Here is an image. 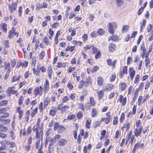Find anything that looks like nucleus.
I'll use <instances>...</instances> for the list:
<instances>
[{
  "label": "nucleus",
  "mask_w": 153,
  "mask_h": 153,
  "mask_svg": "<svg viewBox=\"0 0 153 153\" xmlns=\"http://www.w3.org/2000/svg\"><path fill=\"white\" fill-rule=\"evenodd\" d=\"M72 75L74 78H76L77 82H79L78 86V88L79 89H82L84 86L86 87L89 85H91L92 84V79L89 76L86 78L85 80H83L86 76V73L85 72H83L81 73V77L82 79L81 80H80V76L77 75V72L74 71L72 74Z\"/></svg>",
  "instance_id": "obj_1"
},
{
  "label": "nucleus",
  "mask_w": 153,
  "mask_h": 153,
  "mask_svg": "<svg viewBox=\"0 0 153 153\" xmlns=\"http://www.w3.org/2000/svg\"><path fill=\"white\" fill-rule=\"evenodd\" d=\"M33 131L35 133V138L36 139L40 140L41 142L43 141V123H42L40 128H33Z\"/></svg>",
  "instance_id": "obj_2"
},
{
  "label": "nucleus",
  "mask_w": 153,
  "mask_h": 153,
  "mask_svg": "<svg viewBox=\"0 0 153 153\" xmlns=\"http://www.w3.org/2000/svg\"><path fill=\"white\" fill-rule=\"evenodd\" d=\"M33 73L36 78L35 82L38 83L41 80V77L40 75V71L39 69V66H37V68H34L32 69Z\"/></svg>",
  "instance_id": "obj_3"
},
{
  "label": "nucleus",
  "mask_w": 153,
  "mask_h": 153,
  "mask_svg": "<svg viewBox=\"0 0 153 153\" xmlns=\"http://www.w3.org/2000/svg\"><path fill=\"white\" fill-rule=\"evenodd\" d=\"M70 108L69 106L67 105H63L62 103H61L57 106V109L60 111L62 114H65L67 113Z\"/></svg>",
  "instance_id": "obj_4"
},
{
  "label": "nucleus",
  "mask_w": 153,
  "mask_h": 153,
  "mask_svg": "<svg viewBox=\"0 0 153 153\" xmlns=\"http://www.w3.org/2000/svg\"><path fill=\"white\" fill-rule=\"evenodd\" d=\"M15 89V87L13 86L9 87L6 91L7 96L8 97H10L12 95L15 94L16 96H17L18 95V93L17 90Z\"/></svg>",
  "instance_id": "obj_5"
},
{
  "label": "nucleus",
  "mask_w": 153,
  "mask_h": 153,
  "mask_svg": "<svg viewBox=\"0 0 153 153\" xmlns=\"http://www.w3.org/2000/svg\"><path fill=\"white\" fill-rule=\"evenodd\" d=\"M50 102V100L49 99H48L47 98L45 99L44 101V105L43 106V102H40L38 105V108L39 110V112H42L43 111V109H45L48 104Z\"/></svg>",
  "instance_id": "obj_6"
},
{
  "label": "nucleus",
  "mask_w": 153,
  "mask_h": 153,
  "mask_svg": "<svg viewBox=\"0 0 153 153\" xmlns=\"http://www.w3.org/2000/svg\"><path fill=\"white\" fill-rule=\"evenodd\" d=\"M43 88L40 85L39 87H36L33 90V95L35 97L39 96H41L43 94Z\"/></svg>",
  "instance_id": "obj_7"
},
{
  "label": "nucleus",
  "mask_w": 153,
  "mask_h": 153,
  "mask_svg": "<svg viewBox=\"0 0 153 153\" xmlns=\"http://www.w3.org/2000/svg\"><path fill=\"white\" fill-rule=\"evenodd\" d=\"M144 147V144L143 143H142L140 142L136 143L134 145L132 152V153H135L137 150L139 149H143Z\"/></svg>",
  "instance_id": "obj_8"
},
{
  "label": "nucleus",
  "mask_w": 153,
  "mask_h": 153,
  "mask_svg": "<svg viewBox=\"0 0 153 153\" xmlns=\"http://www.w3.org/2000/svg\"><path fill=\"white\" fill-rule=\"evenodd\" d=\"M92 54H95L94 58L95 59H97L101 58L102 56V53L99 49L97 48L96 47H93Z\"/></svg>",
  "instance_id": "obj_9"
},
{
  "label": "nucleus",
  "mask_w": 153,
  "mask_h": 153,
  "mask_svg": "<svg viewBox=\"0 0 153 153\" xmlns=\"http://www.w3.org/2000/svg\"><path fill=\"white\" fill-rule=\"evenodd\" d=\"M4 116H0V121L3 123L5 125L8 124L10 122L11 120L9 119H4V117L7 118L9 117V114L8 113H6L4 114Z\"/></svg>",
  "instance_id": "obj_10"
},
{
  "label": "nucleus",
  "mask_w": 153,
  "mask_h": 153,
  "mask_svg": "<svg viewBox=\"0 0 153 153\" xmlns=\"http://www.w3.org/2000/svg\"><path fill=\"white\" fill-rule=\"evenodd\" d=\"M18 2V0H17L16 2H13L11 4H9L7 5L8 9L11 13L16 10Z\"/></svg>",
  "instance_id": "obj_11"
},
{
  "label": "nucleus",
  "mask_w": 153,
  "mask_h": 153,
  "mask_svg": "<svg viewBox=\"0 0 153 153\" xmlns=\"http://www.w3.org/2000/svg\"><path fill=\"white\" fill-rule=\"evenodd\" d=\"M13 35L15 36L16 37H18L19 35V33L18 32H16L15 30L13 27H12L11 29L8 32V38L11 39L13 37Z\"/></svg>",
  "instance_id": "obj_12"
},
{
  "label": "nucleus",
  "mask_w": 153,
  "mask_h": 153,
  "mask_svg": "<svg viewBox=\"0 0 153 153\" xmlns=\"http://www.w3.org/2000/svg\"><path fill=\"white\" fill-rule=\"evenodd\" d=\"M114 26L115 28L117 27V24L115 22H113L111 23L110 22L109 23L108 30V32L112 35L114 34Z\"/></svg>",
  "instance_id": "obj_13"
},
{
  "label": "nucleus",
  "mask_w": 153,
  "mask_h": 153,
  "mask_svg": "<svg viewBox=\"0 0 153 153\" xmlns=\"http://www.w3.org/2000/svg\"><path fill=\"white\" fill-rule=\"evenodd\" d=\"M49 42L47 37L44 36L43 39V41L39 44L40 47L42 48H44L49 44Z\"/></svg>",
  "instance_id": "obj_14"
},
{
  "label": "nucleus",
  "mask_w": 153,
  "mask_h": 153,
  "mask_svg": "<svg viewBox=\"0 0 153 153\" xmlns=\"http://www.w3.org/2000/svg\"><path fill=\"white\" fill-rule=\"evenodd\" d=\"M28 64V62L27 61H24L22 62L21 61H19L16 65V67L19 69L21 67L22 68H26Z\"/></svg>",
  "instance_id": "obj_15"
},
{
  "label": "nucleus",
  "mask_w": 153,
  "mask_h": 153,
  "mask_svg": "<svg viewBox=\"0 0 153 153\" xmlns=\"http://www.w3.org/2000/svg\"><path fill=\"white\" fill-rule=\"evenodd\" d=\"M127 98L126 97H123L122 95H120L117 101L121 104L122 106H124L126 105L127 102Z\"/></svg>",
  "instance_id": "obj_16"
},
{
  "label": "nucleus",
  "mask_w": 153,
  "mask_h": 153,
  "mask_svg": "<svg viewBox=\"0 0 153 153\" xmlns=\"http://www.w3.org/2000/svg\"><path fill=\"white\" fill-rule=\"evenodd\" d=\"M50 89V84L48 80V79L45 80L44 85L43 91L45 94H46Z\"/></svg>",
  "instance_id": "obj_17"
},
{
  "label": "nucleus",
  "mask_w": 153,
  "mask_h": 153,
  "mask_svg": "<svg viewBox=\"0 0 153 153\" xmlns=\"http://www.w3.org/2000/svg\"><path fill=\"white\" fill-rule=\"evenodd\" d=\"M143 127V126L141 125L139 128H137L135 129L134 131V135H135L136 137L141 136Z\"/></svg>",
  "instance_id": "obj_18"
},
{
  "label": "nucleus",
  "mask_w": 153,
  "mask_h": 153,
  "mask_svg": "<svg viewBox=\"0 0 153 153\" xmlns=\"http://www.w3.org/2000/svg\"><path fill=\"white\" fill-rule=\"evenodd\" d=\"M114 86L112 83H107L104 86L105 91L108 92L112 90L114 88Z\"/></svg>",
  "instance_id": "obj_19"
},
{
  "label": "nucleus",
  "mask_w": 153,
  "mask_h": 153,
  "mask_svg": "<svg viewBox=\"0 0 153 153\" xmlns=\"http://www.w3.org/2000/svg\"><path fill=\"white\" fill-rule=\"evenodd\" d=\"M16 112L19 114V119L21 120L22 117L24 112L21 106H18L16 108Z\"/></svg>",
  "instance_id": "obj_20"
},
{
  "label": "nucleus",
  "mask_w": 153,
  "mask_h": 153,
  "mask_svg": "<svg viewBox=\"0 0 153 153\" xmlns=\"http://www.w3.org/2000/svg\"><path fill=\"white\" fill-rule=\"evenodd\" d=\"M67 67V63L62 62H58L56 67L57 68L65 69Z\"/></svg>",
  "instance_id": "obj_21"
},
{
  "label": "nucleus",
  "mask_w": 153,
  "mask_h": 153,
  "mask_svg": "<svg viewBox=\"0 0 153 153\" xmlns=\"http://www.w3.org/2000/svg\"><path fill=\"white\" fill-rule=\"evenodd\" d=\"M47 71L48 79H52L53 73V68L51 65H50L48 67Z\"/></svg>",
  "instance_id": "obj_22"
},
{
  "label": "nucleus",
  "mask_w": 153,
  "mask_h": 153,
  "mask_svg": "<svg viewBox=\"0 0 153 153\" xmlns=\"http://www.w3.org/2000/svg\"><path fill=\"white\" fill-rule=\"evenodd\" d=\"M68 140L64 139H61L59 140L57 143V145L59 147L64 146L66 145Z\"/></svg>",
  "instance_id": "obj_23"
},
{
  "label": "nucleus",
  "mask_w": 153,
  "mask_h": 153,
  "mask_svg": "<svg viewBox=\"0 0 153 153\" xmlns=\"http://www.w3.org/2000/svg\"><path fill=\"white\" fill-rule=\"evenodd\" d=\"M128 67L126 66H124L122 68V70L120 72L119 77L120 78L123 77L124 74H127L128 73Z\"/></svg>",
  "instance_id": "obj_24"
},
{
  "label": "nucleus",
  "mask_w": 153,
  "mask_h": 153,
  "mask_svg": "<svg viewBox=\"0 0 153 153\" xmlns=\"http://www.w3.org/2000/svg\"><path fill=\"white\" fill-rule=\"evenodd\" d=\"M117 46L113 42H111L109 44L108 51L109 52H114L116 49Z\"/></svg>",
  "instance_id": "obj_25"
},
{
  "label": "nucleus",
  "mask_w": 153,
  "mask_h": 153,
  "mask_svg": "<svg viewBox=\"0 0 153 153\" xmlns=\"http://www.w3.org/2000/svg\"><path fill=\"white\" fill-rule=\"evenodd\" d=\"M129 74L130 76V79L132 80L135 74V71L132 67H129Z\"/></svg>",
  "instance_id": "obj_26"
},
{
  "label": "nucleus",
  "mask_w": 153,
  "mask_h": 153,
  "mask_svg": "<svg viewBox=\"0 0 153 153\" xmlns=\"http://www.w3.org/2000/svg\"><path fill=\"white\" fill-rule=\"evenodd\" d=\"M79 134L82 136H83V139L84 140L87 139L88 137L89 134L87 131L85 132L83 129H81L79 130Z\"/></svg>",
  "instance_id": "obj_27"
},
{
  "label": "nucleus",
  "mask_w": 153,
  "mask_h": 153,
  "mask_svg": "<svg viewBox=\"0 0 153 153\" xmlns=\"http://www.w3.org/2000/svg\"><path fill=\"white\" fill-rule=\"evenodd\" d=\"M35 147L37 149H42V143L41 141L40 140L38 139L36 141L35 144Z\"/></svg>",
  "instance_id": "obj_28"
},
{
  "label": "nucleus",
  "mask_w": 153,
  "mask_h": 153,
  "mask_svg": "<svg viewBox=\"0 0 153 153\" xmlns=\"http://www.w3.org/2000/svg\"><path fill=\"white\" fill-rule=\"evenodd\" d=\"M117 61L116 60H114L112 63L111 60L110 59H108L106 60L107 65L109 66L112 65L113 68H115Z\"/></svg>",
  "instance_id": "obj_29"
},
{
  "label": "nucleus",
  "mask_w": 153,
  "mask_h": 153,
  "mask_svg": "<svg viewBox=\"0 0 153 153\" xmlns=\"http://www.w3.org/2000/svg\"><path fill=\"white\" fill-rule=\"evenodd\" d=\"M23 135L24 136H25L26 135H29L31 134L32 132V128L30 126H29L27 128L26 131H25V128H24L23 129Z\"/></svg>",
  "instance_id": "obj_30"
},
{
  "label": "nucleus",
  "mask_w": 153,
  "mask_h": 153,
  "mask_svg": "<svg viewBox=\"0 0 153 153\" xmlns=\"http://www.w3.org/2000/svg\"><path fill=\"white\" fill-rule=\"evenodd\" d=\"M120 38L117 36L114 35L110 36L108 40V41H110V40H111L115 42H118Z\"/></svg>",
  "instance_id": "obj_31"
},
{
  "label": "nucleus",
  "mask_w": 153,
  "mask_h": 153,
  "mask_svg": "<svg viewBox=\"0 0 153 153\" xmlns=\"http://www.w3.org/2000/svg\"><path fill=\"white\" fill-rule=\"evenodd\" d=\"M0 28L1 30L5 33H6L7 31V26L5 23H1L0 25Z\"/></svg>",
  "instance_id": "obj_32"
},
{
  "label": "nucleus",
  "mask_w": 153,
  "mask_h": 153,
  "mask_svg": "<svg viewBox=\"0 0 153 153\" xmlns=\"http://www.w3.org/2000/svg\"><path fill=\"white\" fill-rule=\"evenodd\" d=\"M97 82L98 85L100 86H102L103 85V78L100 76H98L97 78Z\"/></svg>",
  "instance_id": "obj_33"
},
{
  "label": "nucleus",
  "mask_w": 153,
  "mask_h": 153,
  "mask_svg": "<svg viewBox=\"0 0 153 153\" xmlns=\"http://www.w3.org/2000/svg\"><path fill=\"white\" fill-rule=\"evenodd\" d=\"M76 48L74 46L68 45L65 48V50L66 52L70 51L71 53L72 52L75 50Z\"/></svg>",
  "instance_id": "obj_34"
},
{
  "label": "nucleus",
  "mask_w": 153,
  "mask_h": 153,
  "mask_svg": "<svg viewBox=\"0 0 153 153\" xmlns=\"http://www.w3.org/2000/svg\"><path fill=\"white\" fill-rule=\"evenodd\" d=\"M97 94L98 96V99L99 100H101L104 96V91L102 90H100L97 92Z\"/></svg>",
  "instance_id": "obj_35"
},
{
  "label": "nucleus",
  "mask_w": 153,
  "mask_h": 153,
  "mask_svg": "<svg viewBox=\"0 0 153 153\" xmlns=\"http://www.w3.org/2000/svg\"><path fill=\"white\" fill-rule=\"evenodd\" d=\"M130 125L129 122H126L124 124L123 126L121 128V129L123 131L124 128H126V131H128L130 129Z\"/></svg>",
  "instance_id": "obj_36"
},
{
  "label": "nucleus",
  "mask_w": 153,
  "mask_h": 153,
  "mask_svg": "<svg viewBox=\"0 0 153 153\" xmlns=\"http://www.w3.org/2000/svg\"><path fill=\"white\" fill-rule=\"evenodd\" d=\"M74 82H73L72 80H70L68 82L67 85V87L69 90H71L73 89L74 87L72 84Z\"/></svg>",
  "instance_id": "obj_37"
},
{
  "label": "nucleus",
  "mask_w": 153,
  "mask_h": 153,
  "mask_svg": "<svg viewBox=\"0 0 153 153\" xmlns=\"http://www.w3.org/2000/svg\"><path fill=\"white\" fill-rule=\"evenodd\" d=\"M98 112L97 109L95 108H93L91 110V115L92 117H94L97 116Z\"/></svg>",
  "instance_id": "obj_38"
},
{
  "label": "nucleus",
  "mask_w": 153,
  "mask_h": 153,
  "mask_svg": "<svg viewBox=\"0 0 153 153\" xmlns=\"http://www.w3.org/2000/svg\"><path fill=\"white\" fill-rule=\"evenodd\" d=\"M120 91H123L125 90L127 86L125 82H120Z\"/></svg>",
  "instance_id": "obj_39"
},
{
  "label": "nucleus",
  "mask_w": 153,
  "mask_h": 153,
  "mask_svg": "<svg viewBox=\"0 0 153 153\" xmlns=\"http://www.w3.org/2000/svg\"><path fill=\"white\" fill-rule=\"evenodd\" d=\"M75 127L76 129L73 131V135L74 138L76 140L77 136V131L78 130L79 128L78 124L76 123L75 124Z\"/></svg>",
  "instance_id": "obj_40"
},
{
  "label": "nucleus",
  "mask_w": 153,
  "mask_h": 153,
  "mask_svg": "<svg viewBox=\"0 0 153 153\" xmlns=\"http://www.w3.org/2000/svg\"><path fill=\"white\" fill-rule=\"evenodd\" d=\"M68 32L71 33V36H74L76 34V30L75 28H73L72 27H70L68 30Z\"/></svg>",
  "instance_id": "obj_41"
},
{
  "label": "nucleus",
  "mask_w": 153,
  "mask_h": 153,
  "mask_svg": "<svg viewBox=\"0 0 153 153\" xmlns=\"http://www.w3.org/2000/svg\"><path fill=\"white\" fill-rule=\"evenodd\" d=\"M89 104H90L92 106H94L96 104L94 97L92 96H91L89 97Z\"/></svg>",
  "instance_id": "obj_42"
},
{
  "label": "nucleus",
  "mask_w": 153,
  "mask_h": 153,
  "mask_svg": "<svg viewBox=\"0 0 153 153\" xmlns=\"http://www.w3.org/2000/svg\"><path fill=\"white\" fill-rule=\"evenodd\" d=\"M146 20L145 19L142 20V22L140 23V30L142 31L146 24Z\"/></svg>",
  "instance_id": "obj_43"
},
{
  "label": "nucleus",
  "mask_w": 153,
  "mask_h": 153,
  "mask_svg": "<svg viewBox=\"0 0 153 153\" xmlns=\"http://www.w3.org/2000/svg\"><path fill=\"white\" fill-rule=\"evenodd\" d=\"M76 68L75 66L71 67L69 66L68 68L67 71L68 73L71 74L73 72L75 69Z\"/></svg>",
  "instance_id": "obj_44"
},
{
  "label": "nucleus",
  "mask_w": 153,
  "mask_h": 153,
  "mask_svg": "<svg viewBox=\"0 0 153 153\" xmlns=\"http://www.w3.org/2000/svg\"><path fill=\"white\" fill-rule=\"evenodd\" d=\"M116 75L115 72L111 74V75L109 77V79L111 82L114 81L116 78Z\"/></svg>",
  "instance_id": "obj_45"
},
{
  "label": "nucleus",
  "mask_w": 153,
  "mask_h": 153,
  "mask_svg": "<svg viewBox=\"0 0 153 153\" xmlns=\"http://www.w3.org/2000/svg\"><path fill=\"white\" fill-rule=\"evenodd\" d=\"M111 118L107 117H102L101 119V122H105V124H107L109 123L110 122V120H111Z\"/></svg>",
  "instance_id": "obj_46"
},
{
  "label": "nucleus",
  "mask_w": 153,
  "mask_h": 153,
  "mask_svg": "<svg viewBox=\"0 0 153 153\" xmlns=\"http://www.w3.org/2000/svg\"><path fill=\"white\" fill-rule=\"evenodd\" d=\"M144 85V83L143 82H142L140 83L139 85L138 88H136L135 89V91L138 93L139 91H141L143 89Z\"/></svg>",
  "instance_id": "obj_47"
},
{
  "label": "nucleus",
  "mask_w": 153,
  "mask_h": 153,
  "mask_svg": "<svg viewBox=\"0 0 153 153\" xmlns=\"http://www.w3.org/2000/svg\"><path fill=\"white\" fill-rule=\"evenodd\" d=\"M91 123V120L90 118H88L86 121L85 124V127L88 128L89 129L90 128V125Z\"/></svg>",
  "instance_id": "obj_48"
},
{
  "label": "nucleus",
  "mask_w": 153,
  "mask_h": 153,
  "mask_svg": "<svg viewBox=\"0 0 153 153\" xmlns=\"http://www.w3.org/2000/svg\"><path fill=\"white\" fill-rule=\"evenodd\" d=\"M4 69L7 70V72H10L11 71L10 67V64L9 63H7V62L5 63V64L4 66Z\"/></svg>",
  "instance_id": "obj_49"
},
{
  "label": "nucleus",
  "mask_w": 153,
  "mask_h": 153,
  "mask_svg": "<svg viewBox=\"0 0 153 153\" xmlns=\"http://www.w3.org/2000/svg\"><path fill=\"white\" fill-rule=\"evenodd\" d=\"M124 0H115L117 6L119 7H121L123 4Z\"/></svg>",
  "instance_id": "obj_50"
},
{
  "label": "nucleus",
  "mask_w": 153,
  "mask_h": 153,
  "mask_svg": "<svg viewBox=\"0 0 153 153\" xmlns=\"http://www.w3.org/2000/svg\"><path fill=\"white\" fill-rule=\"evenodd\" d=\"M93 46L96 47L94 45H87L83 47V48L84 51L86 52L88 50L90 49L91 48L92 51V48Z\"/></svg>",
  "instance_id": "obj_51"
},
{
  "label": "nucleus",
  "mask_w": 153,
  "mask_h": 153,
  "mask_svg": "<svg viewBox=\"0 0 153 153\" xmlns=\"http://www.w3.org/2000/svg\"><path fill=\"white\" fill-rule=\"evenodd\" d=\"M129 28V26L127 25H124L122 29V33H126L128 30Z\"/></svg>",
  "instance_id": "obj_52"
},
{
  "label": "nucleus",
  "mask_w": 153,
  "mask_h": 153,
  "mask_svg": "<svg viewBox=\"0 0 153 153\" xmlns=\"http://www.w3.org/2000/svg\"><path fill=\"white\" fill-rule=\"evenodd\" d=\"M4 48H8L10 47V45L9 40H5L3 42Z\"/></svg>",
  "instance_id": "obj_53"
},
{
  "label": "nucleus",
  "mask_w": 153,
  "mask_h": 153,
  "mask_svg": "<svg viewBox=\"0 0 153 153\" xmlns=\"http://www.w3.org/2000/svg\"><path fill=\"white\" fill-rule=\"evenodd\" d=\"M76 115L78 119L80 120L82 118L83 115L82 112L79 111L77 112Z\"/></svg>",
  "instance_id": "obj_54"
},
{
  "label": "nucleus",
  "mask_w": 153,
  "mask_h": 153,
  "mask_svg": "<svg viewBox=\"0 0 153 153\" xmlns=\"http://www.w3.org/2000/svg\"><path fill=\"white\" fill-rule=\"evenodd\" d=\"M29 114H30V110H27L26 111L25 113V116L24 117V119L25 121L28 122L29 119Z\"/></svg>",
  "instance_id": "obj_55"
},
{
  "label": "nucleus",
  "mask_w": 153,
  "mask_h": 153,
  "mask_svg": "<svg viewBox=\"0 0 153 153\" xmlns=\"http://www.w3.org/2000/svg\"><path fill=\"white\" fill-rule=\"evenodd\" d=\"M76 115L75 114L70 113L67 117V119L68 120H71L75 117Z\"/></svg>",
  "instance_id": "obj_56"
},
{
  "label": "nucleus",
  "mask_w": 153,
  "mask_h": 153,
  "mask_svg": "<svg viewBox=\"0 0 153 153\" xmlns=\"http://www.w3.org/2000/svg\"><path fill=\"white\" fill-rule=\"evenodd\" d=\"M138 93L136 91H134L133 93L134 95L133 97L132 98V103L136 101L137 98V97Z\"/></svg>",
  "instance_id": "obj_57"
},
{
  "label": "nucleus",
  "mask_w": 153,
  "mask_h": 153,
  "mask_svg": "<svg viewBox=\"0 0 153 153\" xmlns=\"http://www.w3.org/2000/svg\"><path fill=\"white\" fill-rule=\"evenodd\" d=\"M66 129V128L61 125H60L59 128H58L57 131L58 133H61L64 132Z\"/></svg>",
  "instance_id": "obj_58"
},
{
  "label": "nucleus",
  "mask_w": 153,
  "mask_h": 153,
  "mask_svg": "<svg viewBox=\"0 0 153 153\" xmlns=\"http://www.w3.org/2000/svg\"><path fill=\"white\" fill-rule=\"evenodd\" d=\"M38 112V107L35 108L33 109L30 114V116L32 117H33Z\"/></svg>",
  "instance_id": "obj_59"
},
{
  "label": "nucleus",
  "mask_w": 153,
  "mask_h": 153,
  "mask_svg": "<svg viewBox=\"0 0 153 153\" xmlns=\"http://www.w3.org/2000/svg\"><path fill=\"white\" fill-rule=\"evenodd\" d=\"M24 100V97L23 95H21L18 100V104L20 106L22 104Z\"/></svg>",
  "instance_id": "obj_60"
},
{
  "label": "nucleus",
  "mask_w": 153,
  "mask_h": 153,
  "mask_svg": "<svg viewBox=\"0 0 153 153\" xmlns=\"http://www.w3.org/2000/svg\"><path fill=\"white\" fill-rule=\"evenodd\" d=\"M97 32L99 36H102L105 34V31L103 29L100 28L98 30Z\"/></svg>",
  "instance_id": "obj_61"
},
{
  "label": "nucleus",
  "mask_w": 153,
  "mask_h": 153,
  "mask_svg": "<svg viewBox=\"0 0 153 153\" xmlns=\"http://www.w3.org/2000/svg\"><path fill=\"white\" fill-rule=\"evenodd\" d=\"M99 69V67L98 66L95 65L93 66L92 69L91 70L92 73H94L96 72Z\"/></svg>",
  "instance_id": "obj_62"
},
{
  "label": "nucleus",
  "mask_w": 153,
  "mask_h": 153,
  "mask_svg": "<svg viewBox=\"0 0 153 153\" xmlns=\"http://www.w3.org/2000/svg\"><path fill=\"white\" fill-rule=\"evenodd\" d=\"M31 74V73L29 71H27L24 74V78L25 79H27Z\"/></svg>",
  "instance_id": "obj_63"
},
{
  "label": "nucleus",
  "mask_w": 153,
  "mask_h": 153,
  "mask_svg": "<svg viewBox=\"0 0 153 153\" xmlns=\"http://www.w3.org/2000/svg\"><path fill=\"white\" fill-rule=\"evenodd\" d=\"M45 55V51L43 50L39 54V60H42L43 59Z\"/></svg>",
  "instance_id": "obj_64"
}]
</instances>
